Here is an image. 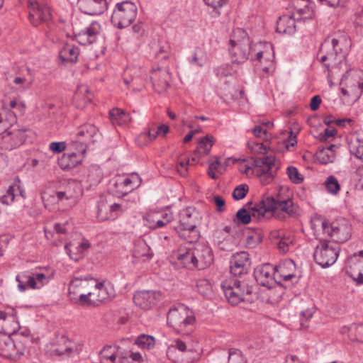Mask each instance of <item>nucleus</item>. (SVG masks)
<instances>
[{"label": "nucleus", "instance_id": "1", "mask_svg": "<svg viewBox=\"0 0 363 363\" xmlns=\"http://www.w3.org/2000/svg\"><path fill=\"white\" fill-rule=\"evenodd\" d=\"M247 205L251 206L252 203H248ZM249 208L252 211L251 213L245 208L240 209L236 213L234 221L246 225L250 223L252 216L260 219L264 218L267 213H271L272 216L280 220H284L288 218H296L299 214L298 205L290 196L284 197L281 191L278 193L276 198L267 196L252 206H249Z\"/></svg>", "mask_w": 363, "mask_h": 363}, {"label": "nucleus", "instance_id": "2", "mask_svg": "<svg viewBox=\"0 0 363 363\" xmlns=\"http://www.w3.org/2000/svg\"><path fill=\"white\" fill-rule=\"evenodd\" d=\"M311 228L314 235L331 238L336 242H345L351 236V225L347 220L340 218L328 223V221L320 216H315L311 218Z\"/></svg>", "mask_w": 363, "mask_h": 363}, {"label": "nucleus", "instance_id": "3", "mask_svg": "<svg viewBox=\"0 0 363 363\" xmlns=\"http://www.w3.org/2000/svg\"><path fill=\"white\" fill-rule=\"evenodd\" d=\"M346 37L345 35L335 37H328L322 43L319 49L318 55L320 62L324 63L329 72L332 74L338 66L345 65L344 47L346 45Z\"/></svg>", "mask_w": 363, "mask_h": 363}, {"label": "nucleus", "instance_id": "4", "mask_svg": "<svg viewBox=\"0 0 363 363\" xmlns=\"http://www.w3.org/2000/svg\"><path fill=\"white\" fill-rule=\"evenodd\" d=\"M247 164L240 166V171L247 175L256 174L263 184H269L274 177L272 169L275 166V157L264 155L261 157H252Z\"/></svg>", "mask_w": 363, "mask_h": 363}, {"label": "nucleus", "instance_id": "5", "mask_svg": "<svg viewBox=\"0 0 363 363\" xmlns=\"http://www.w3.org/2000/svg\"><path fill=\"white\" fill-rule=\"evenodd\" d=\"M200 223L199 213L195 208L188 207L179 213V224L175 228L179 235L189 242H194L199 238L197 225Z\"/></svg>", "mask_w": 363, "mask_h": 363}, {"label": "nucleus", "instance_id": "6", "mask_svg": "<svg viewBox=\"0 0 363 363\" xmlns=\"http://www.w3.org/2000/svg\"><path fill=\"white\" fill-rule=\"evenodd\" d=\"M229 44V53L233 64L242 63L248 59L251 46L245 30L241 28L234 30Z\"/></svg>", "mask_w": 363, "mask_h": 363}, {"label": "nucleus", "instance_id": "7", "mask_svg": "<svg viewBox=\"0 0 363 363\" xmlns=\"http://www.w3.org/2000/svg\"><path fill=\"white\" fill-rule=\"evenodd\" d=\"M340 86L342 95L359 99L363 93V72L358 69L347 70L341 79Z\"/></svg>", "mask_w": 363, "mask_h": 363}, {"label": "nucleus", "instance_id": "8", "mask_svg": "<svg viewBox=\"0 0 363 363\" xmlns=\"http://www.w3.org/2000/svg\"><path fill=\"white\" fill-rule=\"evenodd\" d=\"M137 6L130 1H123L116 4L111 21L114 26L124 28L129 26L136 18Z\"/></svg>", "mask_w": 363, "mask_h": 363}, {"label": "nucleus", "instance_id": "9", "mask_svg": "<svg viewBox=\"0 0 363 363\" xmlns=\"http://www.w3.org/2000/svg\"><path fill=\"white\" fill-rule=\"evenodd\" d=\"M194 320L192 312L183 304L171 308L167 314V324L178 333H183L185 329L192 325Z\"/></svg>", "mask_w": 363, "mask_h": 363}, {"label": "nucleus", "instance_id": "10", "mask_svg": "<svg viewBox=\"0 0 363 363\" xmlns=\"http://www.w3.org/2000/svg\"><path fill=\"white\" fill-rule=\"evenodd\" d=\"M315 236L320 241V245L316 246L313 253L315 262L323 268L331 266L336 262L338 257L339 247L329 245L326 236Z\"/></svg>", "mask_w": 363, "mask_h": 363}, {"label": "nucleus", "instance_id": "11", "mask_svg": "<svg viewBox=\"0 0 363 363\" xmlns=\"http://www.w3.org/2000/svg\"><path fill=\"white\" fill-rule=\"evenodd\" d=\"M28 21L34 27L52 21V9L44 2V0H28Z\"/></svg>", "mask_w": 363, "mask_h": 363}, {"label": "nucleus", "instance_id": "12", "mask_svg": "<svg viewBox=\"0 0 363 363\" xmlns=\"http://www.w3.org/2000/svg\"><path fill=\"white\" fill-rule=\"evenodd\" d=\"M22 351L21 337L0 336V356L16 361L20 359Z\"/></svg>", "mask_w": 363, "mask_h": 363}, {"label": "nucleus", "instance_id": "13", "mask_svg": "<svg viewBox=\"0 0 363 363\" xmlns=\"http://www.w3.org/2000/svg\"><path fill=\"white\" fill-rule=\"evenodd\" d=\"M95 284L94 278H74L69 286V294L71 299L78 298L80 303L85 305L87 301L88 292L91 286Z\"/></svg>", "mask_w": 363, "mask_h": 363}, {"label": "nucleus", "instance_id": "14", "mask_svg": "<svg viewBox=\"0 0 363 363\" xmlns=\"http://www.w3.org/2000/svg\"><path fill=\"white\" fill-rule=\"evenodd\" d=\"M72 345V342L65 335H57L46 345L45 352L52 357H60L64 354L69 355L73 351Z\"/></svg>", "mask_w": 363, "mask_h": 363}, {"label": "nucleus", "instance_id": "15", "mask_svg": "<svg viewBox=\"0 0 363 363\" xmlns=\"http://www.w3.org/2000/svg\"><path fill=\"white\" fill-rule=\"evenodd\" d=\"M221 287L226 298L232 305H237L244 300L245 290L240 281L225 280L222 282Z\"/></svg>", "mask_w": 363, "mask_h": 363}, {"label": "nucleus", "instance_id": "16", "mask_svg": "<svg viewBox=\"0 0 363 363\" xmlns=\"http://www.w3.org/2000/svg\"><path fill=\"white\" fill-rule=\"evenodd\" d=\"M347 272L358 284H363V250L354 253L346 262Z\"/></svg>", "mask_w": 363, "mask_h": 363}, {"label": "nucleus", "instance_id": "17", "mask_svg": "<svg viewBox=\"0 0 363 363\" xmlns=\"http://www.w3.org/2000/svg\"><path fill=\"white\" fill-rule=\"evenodd\" d=\"M230 271L234 277H239L247 274L250 261L249 254L241 251L233 255L230 261Z\"/></svg>", "mask_w": 363, "mask_h": 363}, {"label": "nucleus", "instance_id": "18", "mask_svg": "<svg viewBox=\"0 0 363 363\" xmlns=\"http://www.w3.org/2000/svg\"><path fill=\"white\" fill-rule=\"evenodd\" d=\"M0 333L4 335L21 337L23 333H17L20 329L19 323L13 314L0 311Z\"/></svg>", "mask_w": 363, "mask_h": 363}, {"label": "nucleus", "instance_id": "19", "mask_svg": "<svg viewBox=\"0 0 363 363\" xmlns=\"http://www.w3.org/2000/svg\"><path fill=\"white\" fill-rule=\"evenodd\" d=\"M276 269L277 267H274L270 264L258 266L254 272L255 279L259 284L271 289V284H272L274 280L277 281Z\"/></svg>", "mask_w": 363, "mask_h": 363}, {"label": "nucleus", "instance_id": "20", "mask_svg": "<svg viewBox=\"0 0 363 363\" xmlns=\"http://www.w3.org/2000/svg\"><path fill=\"white\" fill-rule=\"evenodd\" d=\"M160 298V293L158 291L143 290L135 292L133 301L140 308L147 310L156 305Z\"/></svg>", "mask_w": 363, "mask_h": 363}, {"label": "nucleus", "instance_id": "21", "mask_svg": "<svg viewBox=\"0 0 363 363\" xmlns=\"http://www.w3.org/2000/svg\"><path fill=\"white\" fill-rule=\"evenodd\" d=\"M150 77L153 89L159 94L165 91L169 86L170 74L167 69H153Z\"/></svg>", "mask_w": 363, "mask_h": 363}, {"label": "nucleus", "instance_id": "22", "mask_svg": "<svg viewBox=\"0 0 363 363\" xmlns=\"http://www.w3.org/2000/svg\"><path fill=\"white\" fill-rule=\"evenodd\" d=\"M194 249L196 268L202 270L209 267L213 261L211 249L204 245H197Z\"/></svg>", "mask_w": 363, "mask_h": 363}, {"label": "nucleus", "instance_id": "23", "mask_svg": "<svg viewBox=\"0 0 363 363\" xmlns=\"http://www.w3.org/2000/svg\"><path fill=\"white\" fill-rule=\"evenodd\" d=\"M110 298L107 289L103 282H99L95 279V284L91 286L90 291L88 292L86 306H98L100 303L105 301Z\"/></svg>", "mask_w": 363, "mask_h": 363}, {"label": "nucleus", "instance_id": "24", "mask_svg": "<svg viewBox=\"0 0 363 363\" xmlns=\"http://www.w3.org/2000/svg\"><path fill=\"white\" fill-rule=\"evenodd\" d=\"M79 9L90 16L102 14L107 9L106 0H78Z\"/></svg>", "mask_w": 363, "mask_h": 363}, {"label": "nucleus", "instance_id": "25", "mask_svg": "<svg viewBox=\"0 0 363 363\" xmlns=\"http://www.w3.org/2000/svg\"><path fill=\"white\" fill-rule=\"evenodd\" d=\"M99 30L100 25L93 22L85 30L75 34V39L81 45H90L96 40Z\"/></svg>", "mask_w": 363, "mask_h": 363}, {"label": "nucleus", "instance_id": "26", "mask_svg": "<svg viewBox=\"0 0 363 363\" xmlns=\"http://www.w3.org/2000/svg\"><path fill=\"white\" fill-rule=\"evenodd\" d=\"M141 184V179L137 174H132L122 182H117L116 186L121 189L116 192L118 196H126L128 193L138 188Z\"/></svg>", "mask_w": 363, "mask_h": 363}, {"label": "nucleus", "instance_id": "27", "mask_svg": "<svg viewBox=\"0 0 363 363\" xmlns=\"http://www.w3.org/2000/svg\"><path fill=\"white\" fill-rule=\"evenodd\" d=\"M98 135L97 128L92 124L82 125L76 133L77 138L81 143H94ZM83 145V144H82Z\"/></svg>", "mask_w": 363, "mask_h": 363}, {"label": "nucleus", "instance_id": "28", "mask_svg": "<svg viewBox=\"0 0 363 363\" xmlns=\"http://www.w3.org/2000/svg\"><path fill=\"white\" fill-rule=\"evenodd\" d=\"M40 338L38 336L35 337L30 334L28 329L24 328V347L28 349V358L31 360L36 359L40 347H39Z\"/></svg>", "mask_w": 363, "mask_h": 363}, {"label": "nucleus", "instance_id": "29", "mask_svg": "<svg viewBox=\"0 0 363 363\" xmlns=\"http://www.w3.org/2000/svg\"><path fill=\"white\" fill-rule=\"evenodd\" d=\"M27 278V281L24 284V290L26 287L32 289H39L47 284L51 279V277L39 272H33Z\"/></svg>", "mask_w": 363, "mask_h": 363}, {"label": "nucleus", "instance_id": "30", "mask_svg": "<svg viewBox=\"0 0 363 363\" xmlns=\"http://www.w3.org/2000/svg\"><path fill=\"white\" fill-rule=\"evenodd\" d=\"M338 146L336 145H330L329 146L323 147L317 152V158L321 164H328L333 162L336 157V150Z\"/></svg>", "mask_w": 363, "mask_h": 363}, {"label": "nucleus", "instance_id": "31", "mask_svg": "<svg viewBox=\"0 0 363 363\" xmlns=\"http://www.w3.org/2000/svg\"><path fill=\"white\" fill-rule=\"evenodd\" d=\"M82 162V155L77 152L65 154L58 160V164L62 169H70Z\"/></svg>", "mask_w": 363, "mask_h": 363}, {"label": "nucleus", "instance_id": "32", "mask_svg": "<svg viewBox=\"0 0 363 363\" xmlns=\"http://www.w3.org/2000/svg\"><path fill=\"white\" fill-rule=\"evenodd\" d=\"M296 30L295 20L289 16L279 17L277 22V31L280 33L293 34Z\"/></svg>", "mask_w": 363, "mask_h": 363}, {"label": "nucleus", "instance_id": "33", "mask_svg": "<svg viewBox=\"0 0 363 363\" xmlns=\"http://www.w3.org/2000/svg\"><path fill=\"white\" fill-rule=\"evenodd\" d=\"M79 55V49L73 45H65L60 52L59 57L64 62H75Z\"/></svg>", "mask_w": 363, "mask_h": 363}, {"label": "nucleus", "instance_id": "34", "mask_svg": "<svg viewBox=\"0 0 363 363\" xmlns=\"http://www.w3.org/2000/svg\"><path fill=\"white\" fill-rule=\"evenodd\" d=\"M109 118L113 125H123L130 121L129 114L118 108H113L109 111Z\"/></svg>", "mask_w": 363, "mask_h": 363}, {"label": "nucleus", "instance_id": "35", "mask_svg": "<svg viewBox=\"0 0 363 363\" xmlns=\"http://www.w3.org/2000/svg\"><path fill=\"white\" fill-rule=\"evenodd\" d=\"M125 211V208L118 203H114L109 206V213L107 216H102L101 215V208L99 207L97 218L99 221H104L106 220H115Z\"/></svg>", "mask_w": 363, "mask_h": 363}, {"label": "nucleus", "instance_id": "36", "mask_svg": "<svg viewBox=\"0 0 363 363\" xmlns=\"http://www.w3.org/2000/svg\"><path fill=\"white\" fill-rule=\"evenodd\" d=\"M194 249H189L178 254L177 259L181 262L184 267L189 269H196L195 259L194 258Z\"/></svg>", "mask_w": 363, "mask_h": 363}, {"label": "nucleus", "instance_id": "37", "mask_svg": "<svg viewBox=\"0 0 363 363\" xmlns=\"http://www.w3.org/2000/svg\"><path fill=\"white\" fill-rule=\"evenodd\" d=\"M213 144L214 140L212 136L207 135L201 138L199 142L194 154L199 157L208 155Z\"/></svg>", "mask_w": 363, "mask_h": 363}, {"label": "nucleus", "instance_id": "38", "mask_svg": "<svg viewBox=\"0 0 363 363\" xmlns=\"http://www.w3.org/2000/svg\"><path fill=\"white\" fill-rule=\"evenodd\" d=\"M348 333V337L353 341L363 342V324L353 323L347 328H342V333Z\"/></svg>", "mask_w": 363, "mask_h": 363}, {"label": "nucleus", "instance_id": "39", "mask_svg": "<svg viewBox=\"0 0 363 363\" xmlns=\"http://www.w3.org/2000/svg\"><path fill=\"white\" fill-rule=\"evenodd\" d=\"M150 250V247L145 242H140L135 246L133 256L135 258L143 259V260L149 259L151 258Z\"/></svg>", "mask_w": 363, "mask_h": 363}, {"label": "nucleus", "instance_id": "40", "mask_svg": "<svg viewBox=\"0 0 363 363\" xmlns=\"http://www.w3.org/2000/svg\"><path fill=\"white\" fill-rule=\"evenodd\" d=\"M9 118H6L5 112L0 109V135L5 133L16 122V116L9 113Z\"/></svg>", "mask_w": 363, "mask_h": 363}, {"label": "nucleus", "instance_id": "41", "mask_svg": "<svg viewBox=\"0 0 363 363\" xmlns=\"http://www.w3.org/2000/svg\"><path fill=\"white\" fill-rule=\"evenodd\" d=\"M271 235L272 238H280L277 242V247L281 252L286 253L289 250V247L293 243L289 237H282L279 232H273Z\"/></svg>", "mask_w": 363, "mask_h": 363}, {"label": "nucleus", "instance_id": "42", "mask_svg": "<svg viewBox=\"0 0 363 363\" xmlns=\"http://www.w3.org/2000/svg\"><path fill=\"white\" fill-rule=\"evenodd\" d=\"M135 344L143 349H150L155 345V338L143 334L137 337Z\"/></svg>", "mask_w": 363, "mask_h": 363}, {"label": "nucleus", "instance_id": "43", "mask_svg": "<svg viewBox=\"0 0 363 363\" xmlns=\"http://www.w3.org/2000/svg\"><path fill=\"white\" fill-rule=\"evenodd\" d=\"M325 186L327 191L332 194H337L340 189V185L337 178L333 175L326 179Z\"/></svg>", "mask_w": 363, "mask_h": 363}, {"label": "nucleus", "instance_id": "44", "mask_svg": "<svg viewBox=\"0 0 363 363\" xmlns=\"http://www.w3.org/2000/svg\"><path fill=\"white\" fill-rule=\"evenodd\" d=\"M286 174L291 182L296 184H301L303 181V176L294 166H289L286 169Z\"/></svg>", "mask_w": 363, "mask_h": 363}, {"label": "nucleus", "instance_id": "45", "mask_svg": "<svg viewBox=\"0 0 363 363\" xmlns=\"http://www.w3.org/2000/svg\"><path fill=\"white\" fill-rule=\"evenodd\" d=\"M197 291L202 296H207L211 291V285L208 280L201 279L197 281L196 283Z\"/></svg>", "mask_w": 363, "mask_h": 363}, {"label": "nucleus", "instance_id": "46", "mask_svg": "<svg viewBox=\"0 0 363 363\" xmlns=\"http://www.w3.org/2000/svg\"><path fill=\"white\" fill-rule=\"evenodd\" d=\"M121 358V363H126L128 362V358H130L132 361L137 362V363H141L143 361V358L140 352H130L129 353H121L120 355Z\"/></svg>", "mask_w": 363, "mask_h": 363}, {"label": "nucleus", "instance_id": "47", "mask_svg": "<svg viewBox=\"0 0 363 363\" xmlns=\"http://www.w3.org/2000/svg\"><path fill=\"white\" fill-rule=\"evenodd\" d=\"M228 363H245V359L238 350H230L228 354Z\"/></svg>", "mask_w": 363, "mask_h": 363}, {"label": "nucleus", "instance_id": "48", "mask_svg": "<svg viewBox=\"0 0 363 363\" xmlns=\"http://www.w3.org/2000/svg\"><path fill=\"white\" fill-rule=\"evenodd\" d=\"M277 286L270 290V297L273 301L278 302L279 301L284 294V289L279 281H276Z\"/></svg>", "mask_w": 363, "mask_h": 363}, {"label": "nucleus", "instance_id": "49", "mask_svg": "<svg viewBox=\"0 0 363 363\" xmlns=\"http://www.w3.org/2000/svg\"><path fill=\"white\" fill-rule=\"evenodd\" d=\"M249 187L246 184H241L235 188L233 192V197L235 200H240L245 197L248 192Z\"/></svg>", "mask_w": 363, "mask_h": 363}, {"label": "nucleus", "instance_id": "50", "mask_svg": "<svg viewBox=\"0 0 363 363\" xmlns=\"http://www.w3.org/2000/svg\"><path fill=\"white\" fill-rule=\"evenodd\" d=\"M313 312L307 309L301 313L300 325L301 328L306 329L308 328V321L312 318Z\"/></svg>", "mask_w": 363, "mask_h": 363}, {"label": "nucleus", "instance_id": "51", "mask_svg": "<svg viewBox=\"0 0 363 363\" xmlns=\"http://www.w3.org/2000/svg\"><path fill=\"white\" fill-rule=\"evenodd\" d=\"M198 161L195 157L191 158V162L188 160L186 162L180 161L179 165L177 166V171L181 174L184 176L187 172V165L189 164H194Z\"/></svg>", "mask_w": 363, "mask_h": 363}, {"label": "nucleus", "instance_id": "52", "mask_svg": "<svg viewBox=\"0 0 363 363\" xmlns=\"http://www.w3.org/2000/svg\"><path fill=\"white\" fill-rule=\"evenodd\" d=\"M78 186V184L74 181H69L65 182V185L62 189L65 192H69L70 198L73 199L75 196V188Z\"/></svg>", "mask_w": 363, "mask_h": 363}, {"label": "nucleus", "instance_id": "53", "mask_svg": "<svg viewBox=\"0 0 363 363\" xmlns=\"http://www.w3.org/2000/svg\"><path fill=\"white\" fill-rule=\"evenodd\" d=\"M173 220V216L172 213H165L162 216V219H159L156 221L155 225L153 226V228H159L164 226L167 223H170Z\"/></svg>", "mask_w": 363, "mask_h": 363}, {"label": "nucleus", "instance_id": "54", "mask_svg": "<svg viewBox=\"0 0 363 363\" xmlns=\"http://www.w3.org/2000/svg\"><path fill=\"white\" fill-rule=\"evenodd\" d=\"M111 349H112L111 346L106 345L103 348V350L101 351L100 354H101V357L102 359H107V360L109 359L114 363L116 358V355L115 354V353L111 352V354H107V352L108 350H111Z\"/></svg>", "mask_w": 363, "mask_h": 363}, {"label": "nucleus", "instance_id": "55", "mask_svg": "<svg viewBox=\"0 0 363 363\" xmlns=\"http://www.w3.org/2000/svg\"><path fill=\"white\" fill-rule=\"evenodd\" d=\"M159 134H157V130H155V124L152 123L148 128V131L147 133H142L140 135V138H145L146 136L148 137L150 141H152L155 140L157 136Z\"/></svg>", "mask_w": 363, "mask_h": 363}, {"label": "nucleus", "instance_id": "56", "mask_svg": "<svg viewBox=\"0 0 363 363\" xmlns=\"http://www.w3.org/2000/svg\"><path fill=\"white\" fill-rule=\"evenodd\" d=\"M249 148L252 151H256L259 153L265 154L267 153L266 147L262 143L256 142H249L247 143Z\"/></svg>", "mask_w": 363, "mask_h": 363}, {"label": "nucleus", "instance_id": "57", "mask_svg": "<svg viewBox=\"0 0 363 363\" xmlns=\"http://www.w3.org/2000/svg\"><path fill=\"white\" fill-rule=\"evenodd\" d=\"M220 165V162L218 158L216 159V160L214 162H212L209 164V167L208 169V174L211 179H216L217 178L215 171L218 170Z\"/></svg>", "mask_w": 363, "mask_h": 363}, {"label": "nucleus", "instance_id": "58", "mask_svg": "<svg viewBox=\"0 0 363 363\" xmlns=\"http://www.w3.org/2000/svg\"><path fill=\"white\" fill-rule=\"evenodd\" d=\"M284 269L285 267L284 266L279 265V267H277L275 271L276 277L279 275V277H283L284 281H289L295 277L292 273L286 274V272H284Z\"/></svg>", "mask_w": 363, "mask_h": 363}, {"label": "nucleus", "instance_id": "59", "mask_svg": "<svg viewBox=\"0 0 363 363\" xmlns=\"http://www.w3.org/2000/svg\"><path fill=\"white\" fill-rule=\"evenodd\" d=\"M354 179L357 181L356 186L363 189V165L357 169L354 172Z\"/></svg>", "mask_w": 363, "mask_h": 363}, {"label": "nucleus", "instance_id": "60", "mask_svg": "<svg viewBox=\"0 0 363 363\" xmlns=\"http://www.w3.org/2000/svg\"><path fill=\"white\" fill-rule=\"evenodd\" d=\"M205 4L208 6H211L214 9H217L225 5L228 0H203Z\"/></svg>", "mask_w": 363, "mask_h": 363}, {"label": "nucleus", "instance_id": "61", "mask_svg": "<svg viewBox=\"0 0 363 363\" xmlns=\"http://www.w3.org/2000/svg\"><path fill=\"white\" fill-rule=\"evenodd\" d=\"M65 143L64 142H52L50 144V150L55 153H60L65 149Z\"/></svg>", "mask_w": 363, "mask_h": 363}, {"label": "nucleus", "instance_id": "62", "mask_svg": "<svg viewBox=\"0 0 363 363\" xmlns=\"http://www.w3.org/2000/svg\"><path fill=\"white\" fill-rule=\"evenodd\" d=\"M14 188L13 186H10L6 191V194L4 195L2 199V203H5L9 204L14 200L15 194H14Z\"/></svg>", "mask_w": 363, "mask_h": 363}, {"label": "nucleus", "instance_id": "63", "mask_svg": "<svg viewBox=\"0 0 363 363\" xmlns=\"http://www.w3.org/2000/svg\"><path fill=\"white\" fill-rule=\"evenodd\" d=\"M296 11L298 14L304 16L303 18L305 19H309L312 18L313 11L308 7V5H306L303 8L296 9Z\"/></svg>", "mask_w": 363, "mask_h": 363}, {"label": "nucleus", "instance_id": "64", "mask_svg": "<svg viewBox=\"0 0 363 363\" xmlns=\"http://www.w3.org/2000/svg\"><path fill=\"white\" fill-rule=\"evenodd\" d=\"M174 343H175L174 345H172L171 347H169L168 348V351H167L168 353L173 348H176V349H177L178 350H179L181 352H185V351L187 350L186 345L185 342H183L182 340L178 339V340L174 341Z\"/></svg>", "mask_w": 363, "mask_h": 363}]
</instances>
